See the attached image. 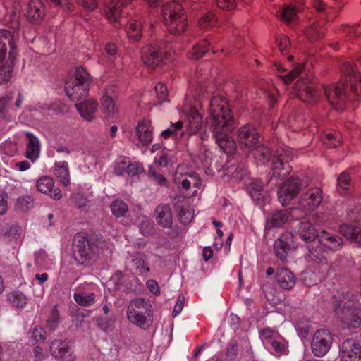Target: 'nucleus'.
Masks as SVG:
<instances>
[{
  "mask_svg": "<svg viewBox=\"0 0 361 361\" xmlns=\"http://www.w3.org/2000/svg\"><path fill=\"white\" fill-rule=\"evenodd\" d=\"M7 299L11 304L18 308H23L27 304V298L19 291H13L7 295Z\"/></svg>",
  "mask_w": 361,
  "mask_h": 361,
  "instance_id": "40",
  "label": "nucleus"
},
{
  "mask_svg": "<svg viewBox=\"0 0 361 361\" xmlns=\"http://www.w3.org/2000/svg\"><path fill=\"white\" fill-rule=\"evenodd\" d=\"M90 86L84 85L68 80L66 83L65 90L66 95L72 101H79L88 94Z\"/></svg>",
  "mask_w": 361,
  "mask_h": 361,
  "instance_id": "24",
  "label": "nucleus"
},
{
  "mask_svg": "<svg viewBox=\"0 0 361 361\" xmlns=\"http://www.w3.org/2000/svg\"><path fill=\"white\" fill-rule=\"evenodd\" d=\"M155 219L159 226L164 228H172L173 215L168 204H159L154 211Z\"/></svg>",
  "mask_w": 361,
  "mask_h": 361,
  "instance_id": "25",
  "label": "nucleus"
},
{
  "mask_svg": "<svg viewBox=\"0 0 361 361\" xmlns=\"http://www.w3.org/2000/svg\"><path fill=\"white\" fill-rule=\"evenodd\" d=\"M209 44L208 39H205L202 44L194 45L190 52V59L197 61L203 57L208 51V46Z\"/></svg>",
  "mask_w": 361,
  "mask_h": 361,
  "instance_id": "41",
  "label": "nucleus"
},
{
  "mask_svg": "<svg viewBox=\"0 0 361 361\" xmlns=\"http://www.w3.org/2000/svg\"><path fill=\"white\" fill-rule=\"evenodd\" d=\"M149 175L161 186H166L167 180L163 174L159 173L154 166H150L149 169Z\"/></svg>",
  "mask_w": 361,
  "mask_h": 361,
  "instance_id": "51",
  "label": "nucleus"
},
{
  "mask_svg": "<svg viewBox=\"0 0 361 361\" xmlns=\"http://www.w3.org/2000/svg\"><path fill=\"white\" fill-rule=\"evenodd\" d=\"M133 0H108L106 3L104 14L111 22H116L119 18L123 7L130 4Z\"/></svg>",
  "mask_w": 361,
  "mask_h": 361,
  "instance_id": "22",
  "label": "nucleus"
},
{
  "mask_svg": "<svg viewBox=\"0 0 361 361\" xmlns=\"http://www.w3.org/2000/svg\"><path fill=\"white\" fill-rule=\"evenodd\" d=\"M61 316L59 305H55L51 310L46 321L45 326L51 331H54L59 326Z\"/></svg>",
  "mask_w": 361,
  "mask_h": 361,
  "instance_id": "36",
  "label": "nucleus"
},
{
  "mask_svg": "<svg viewBox=\"0 0 361 361\" xmlns=\"http://www.w3.org/2000/svg\"><path fill=\"white\" fill-rule=\"evenodd\" d=\"M305 34L307 38L312 41L319 39L324 36L323 30H318L317 27L314 25L308 27L305 30Z\"/></svg>",
  "mask_w": 361,
  "mask_h": 361,
  "instance_id": "52",
  "label": "nucleus"
},
{
  "mask_svg": "<svg viewBox=\"0 0 361 361\" xmlns=\"http://www.w3.org/2000/svg\"><path fill=\"white\" fill-rule=\"evenodd\" d=\"M343 245V240L341 236L323 230L319 233L317 245L312 244L309 247L310 257L316 262L326 264L327 258L323 253L335 252Z\"/></svg>",
  "mask_w": 361,
  "mask_h": 361,
  "instance_id": "5",
  "label": "nucleus"
},
{
  "mask_svg": "<svg viewBox=\"0 0 361 361\" xmlns=\"http://www.w3.org/2000/svg\"><path fill=\"white\" fill-rule=\"evenodd\" d=\"M174 182L180 192L187 197H192L197 193V189L201 185V179L196 173H179L176 172Z\"/></svg>",
  "mask_w": 361,
  "mask_h": 361,
  "instance_id": "7",
  "label": "nucleus"
},
{
  "mask_svg": "<svg viewBox=\"0 0 361 361\" xmlns=\"http://www.w3.org/2000/svg\"><path fill=\"white\" fill-rule=\"evenodd\" d=\"M259 133L252 125H243L238 130V140L247 148L254 147L259 144Z\"/></svg>",
  "mask_w": 361,
  "mask_h": 361,
  "instance_id": "16",
  "label": "nucleus"
},
{
  "mask_svg": "<svg viewBox=\"0 0 361 361\" xmlns=\"http://www.w3.org/2000/svg\"><path fill=\"white\" fill-rule=\"evenodd\" d=\"M154 90L160 104L166 100L168 97V90L166 86L164 84L159 82L155 86Z\"/></svg>",
  "mask_w": 361,
  "mask_h": 361,
  "instance_id": "55",
  "label": "nucleus"
},
{
  "mask_svg": "<svg viewBox=\"0 0 361 361\" xmlns=\"http://www.w3.org/2000/svg\"><path fill=\"white\" fill-rule=\"evenodd\" d=\"M32 203V199L30 196H23L17 199V205L22 211H27Z\"/></svg>",
  "mask_w": 361,
  "mask_h": 361,
  "instance_id": "62",
  "label": "nucleus"
},
{
  "mask_svg": "<svg viewBox=\"0 0 361 361\" xmlns=\"http://www.w3.org/2000/svg\"><path fill=\"white\" fill-rule=\"evenodd\" d=\"M71 200L73 204L79 209L85 207L89 202L87 197L80 192L73 194Z\"/></svg>",
  "mask_w": 361,
  "mask_h": 361,
  "instance_id": "53",
  "label": "nucleus"
},
{
  "mask_svg": "<svg viewBox=\"0 0 361 361\" xmlns=\"http://www.w3.org/2000/svg\"><path fill=\"white\" fill-rule=\"evenodd\" d=\"M164 52L157 45L147 44L141 49V60L149 68H156L162 64Z\"/></svg>",
  "mask_w": 361,
  "mask_h": 361,
  "instance_id": "13",
  "label": "nucleus"
},
{
  "mask_svg": "<svg viewBox=\"0 0 361 361\" xmlns=\"http://www.w3.org/2000/svg\"><path fill=\"white\" fill-rule=\"evenodd\" d=\"M142 24L138 21H135L130 24L127 31L128 37L135 42L139 41L142 37Z\"/></svg>",
  "mask_w": 361,
  "mask_h": 361,
  "instance_id": "45",
  "label": "nucleus"
},
{
  "mask_svg": "<svg viewBox=\"0 0 361 361\" xmlns=\"http://www.w3.org/2000/svg\"><path fill=\"white\" fill-rule=\"evenodd\" d=\"M260 335L262 339L267 342L268 344H271V343L276 338L279 337V334L276 331L271 330L269 328L263 329L260 331Z\"/></svg>",
  "mask_w": 361,
  "mask_h": 361,
  "instance_id": "54",
  "label": "nucleus"
},
{
  "mask_svg": "<svg viewBox=\"0 0 361 361\" xmlns=\"http://www.w3.org/2000/svg\"><path fill=\"white\" fill-rule=\"evenodd\" d=\"M298 235L302 240L312 243L314 242L316 238H319V233L311 223L302 221L299 224Z\"/></svg>",
  "mask_w": 361,
  "mask_h": 361,
  "instance_id": "29",
  "label": "nucleus"
},
{
  "mask_svg": "<svg viewBox=\"0 0 361 361\" xmlns=\"http://www.w3.org/2000/svg\"><path fill=\"white\" fill-rule=\"evenodd\" d=\"M342 361H360L361 346L353 338H348L344 341L341 347Z\"/></svg>",
  "mask_w": 361,
  "mask_h": 361,
  "instance_id": "19",
  "label": "nucleus"
},
{
  "mask_svg": "<svg viewBox=\"0 0 361 361\" xmlns=\"http://www.w3.org/2000/svg\"><path fill=\"white\" fill-rule=\"evenodd\" d=\"M50 351L53 357L59 361H75L76 355L68 343L55 339L50 344Z\"/></svg>",
  "mask_w": 361,
  "mask_h": 361,
  "instance_id": "14",
  "label": "nucleus"
},
{
  "mask_svg": "<svg viewBox=\"0 0 361 361\" xmlns=\"http://www.w3.org/2000/svg\"><path fill=\"white\" fill-rule=\"evenodd\" d=\"M126 314L130 323L144 330L148 329L153 323L152 307L142 298L130 301Z\"/></svg>",
  "mask_w": 361,
  "mask_h": 361,
  "instance_id": "6",
  "label": "nucleus"
},
{
  "mask_svg": "<svg viewBox=\"0 0 361 361\" xmlns=\"http://www.w3.org/2000/svg\"><path fill=\"white\" fill-rule=\"evenodd\" d=\"M254 156L261 161H269L271 156L270 149L264 145H259L254 149Z\"/></svg>",
  "mask_w": 361,
  "mask_h": 361,
  "instance_id": "47",
  "label": "nucleus"
},
{
  "mask_svg": "<svg viewBox=\"0 0 361 361\" xmlns=\"http://www.w3.org/2000/svg\"><path fill=\"white\" fill-rule=\"evenodd\" d=\"M194 162L200 161L204 167L210 169L212 167V152L205 147L201 146L200 148V154L195 155L192 158Z\"/></svg>",
  "mask_w": 361,
  "mask_h": 361,
  "instance_id": "38",
  "label": "nucleus"
},
{
  "mask_svg": "<svg viewBox=\"0 0 361 361\" xmlns=\"http://www.w3.org/2000/svg\"><path fill=\"white\" fill-rule=\"evenodd\" d=\"M295 91L302 101L311 102L316 99L317 92L314 90L310 78H301L295 84Z\"/></svg>",
  "mask_w": 361,
  "mask_h": 361,
  "instance_id": "15",
  "label": "nucleus"
},
{
  "mask_svg": "<svg viewBox=\"0 0 361 361\" xmlns=\"http://www.w3.org/2000/svg\"><path fill=\"white\" fill-rule=\"evenodd\" d=\"M98 104L94 99H88L75 104L80 116L87 121L95 118L94 114L97 111Z\"/></svg>",
  "mask_w": 361,
  "mask_h": 361,
  "instance_id": "28",
  "label": "nucleus"
},
{
  "mask_svg": "<svg viewBox=\"0 0 361 361\" xmlns=\"http://www.w3.org/2000/svg\"><path fill=\"white\" fill-rule=\"evenodd\" d=\"M289 214L287 210H279L267 217L265 228L270 230L274 228L282 227L288 220Z\"/></svg>",
  "mask_w": 361,
  "mask_h": 361,
  "instance_id": "27",
  "label": "nucleus"
},
{
  "mask_svg": "<svg viewBox=\"0 0 361 361\" xmlns=\"http://www.w3.org/2000/svg\"><path fill=\"white\" fill-rule=\"evenodd\" d=\"M54 185L53 178L47 176L39 178L36 183L38 191L48 194L54 200H59L62 197V192L59 188L53 189Z\"/></svg>",
  "mask_w": 361,
  "mask_h": 361,
  "instance_id": "21",
  "label": "nucleus"
},
{
  "mask_svg": "<svg viewBox=\"0 0 361 361\" xmlns=\"http://www.w3.org/2000/svg\"><path fill=\"white\" fill-rule=\"evenodd\" d=\"M8 51V60L14 61L16 54V44L13 34L7 30H0V56L6 58V51Z\"/></svg>",
  "mask_w": 361,
  "mask_h": 361,
  "instance_id": "18",
  "label": "nucleus"
},
{
  "mask_svg": "<svg viewBox=\"0 0 361 361\" xmlns=\"http://www.w3.org/2000/svg\"><path fill=\"white\" fill-rule=\"evenodd\" d=\"M73 245L75 259L85 266L91 265L102 252V240L94 234L78 233L73 238Z\"/></svg>",
  "mask_w": 361,
  "mask_h": 361,
  "instance_id": "3",
  "label": "nucleus"
},
{
  "mask_svg": "<svg viewBox=\"0 0 361 361\" xmlns=\"http://www.w3.org/2000/svg\"><path fill=\"white\" fill-rule=\"evenodd\" d=\"M350 314L349 320L345 321L344 324H345L348 329L358 328L361 325V317L359 315V312L354 309Z\"/></svg>",
  "mask_w": 361,
  "mask_h": 361,
  "instance_id": "50",
  "label": "nucleus"
},
{
  "mask_svg": "<svg viewBox=\"0 0 361 361\" xmlns=\"http://www.w3.org/2000/svg\"><path fill=\"white\" fill-rule=\"evenodd\" d=\"M14 61H7L0 56V84L9 80L11 76Z\"/></svg>",
  "mask_w": 361,
  "mask_h": 361,
  "instance_id": "35",
  "label": "nucleus"
},
{
  "mask_svg": "<svg viewBox=\"0 0 361 361\" xmlns=\"http://www.w3.org/2000/svg\"><path fill=\"white\" fill-rule=\"evenodd\" d=\"M322 200L323 192L321 188H310L300 198L299 206L305 211L312 212L319 207Z\"/></svg>",
  "mask_w": 361,
  "mask_h": 361,
  "instance_id": "12",
  "label": "nucleus"
},
{
  "mask_svg": "<svg viewBox=\"0 0 361 361\" xmlns=\"http://www.w3.org/2000/svg\"><path fill=\"white\" fill-rule=\"evenodd\" d=\"M279 49L282 54H286L290 46V39L286 35H281L276 39Z\"/></svg>",
  "mask_w": 361,
  "mask_h": 361,
  "instance_id": "59",
  "label": "nucleus"
},
{
  "mask_svg": "<svg viewBox=\"0 0 361 361\" xmlns=\"http://www.w3.org/2000/svg\"><path fill=\"white\" fill-rule=\"evenodd\" d=\"M289 235H282L276 239L274 244V252L277 258L281 261H285L291 247L288 243Z\"/></svg>",
  "mask_w": 361,
  "mask_h": 361,
  "instance_id": "30",
  "label": "nucleus"
},
{
  "mask_svg": "<svg viewBox=\"0 0 361 361\" xmlns=\"http://www.w3.org/2000/svg\"><path fill=\"white\" fill-rule=\"evenodd\" d=\"M140 231L145 236L152 235L154 231L153 224L149 221H142L140 226Z\"/></svg>",
  "mask_w": 361,
  "mask_h": 361,
  "instance_id": "64",
  "label": "nucleus"
},
{
  "mask_svg": "<svg viewBox=\"0 0 361 361\" xmlns=\"http://www.w3.org/2000/svg\"><path fill=\"white\" fill-rule=\"evenodd\" d=\"M110 209L112 214L117 218L124 216L128 212V205L121 199L114 200L110 205Z\"/></svg>",
  "mask_w": 361,
  "mask_h": 361,
  "instance_id": "39",
  "label": "nucleus"
},
{
  "mask_svg": "<svg viewBox=\"0 0 361 361\" xmlns=\"http://www.w3.org/2000/svg\"><path fill=\"white\" fill-rule=\"evenodd\" d=\"M305 69V65L303 63H300L297 65L292 71H290L288 74L281 76L283 81L286 84L291 83L295 78H296L300 73Z\"/></svg>",
  "mask_w": 361,
  "mask_h": 361,
  "instance_id": "48",
  "label": "nucleus"
},
{
  "mask_svg": "<svg viewBox=\"0 0 361 361\" xmlns=\"http://www.w3.org/2000/svg\"><path fill=\"white\" fill-rule=\"evenodd\" d=\"M136 135L144 146L151 144L153 138V128L149 120L140 121L135 128Z\"/></svg>",
  "mask_w": 361,
  "mask_h": 361,
  "instance_id": "23",
  "label": "nucleus"
},
{
  "mask_svg": "<svg viewBox=\"0 0 361 361\" xmlns=\"http://www.w3.org/2000/svg\"><path fill=\"white\" fill-rule=\"evenodd\" d=\"M126 171L128 175L135 176L142 173L144 169L142 164L137 162L130 163L126 168Z\"/></svg>",
  "mask_w": 361,
  "mask_h": 361,
  "instance_id": "61",
  "label": "nucleus"
},
{
  "mask_svg": "<svg viewBox=\"0 0 361 361\" xmlns=\"http://www.w3.org/2000/svg\"><path fill=\"white\" fill-rule=\"evenodd\" d=\"M302 187V181L297 176H292L286 180L278 190V197L281 204L288 205L300 192Z\"/></svg>",
  "mask_w": 361,
  "mask_h": 361,
  "instance_id": "9",
  "label": "nucleus"
},
{
  "mask_svg": "<svg viewBox=\"0 0 361 361\" xmlns=\"http://www.w3.org/2000/svg\"><path fill=\"white\" fill-rule=\"evenodd\" d=\"M350 182L351 176L348 173L343 172L338 178V185L343 190H348Z\"/></svg>",
  "mask_w": 361,
  "mask_h": 361,
  "instance_id": "60",
  "label": "nucleus"
},
{
  "mask_svg": "<svg viewBox=\"0 0 361 361\" xmlns=\"http://www.w3.org/2000/svg\"><path fill=\"white\" fill-rule=\"evenodd\" d=\"M216 18L214 13L207 12L204 14L202 18L199 20L200 26L203 28L212 27L216 24Z\"/></svg>",
  "mask_w": 361,
  "mask_h": 361,
  "instance_id": "49",
  "label": "nucleus"
},
{
  "mask_svg": "<svg viewBox=\"0 0 361 361\" xmlns=\"http://www.w3.org/2000/svg\"><path fill=\"white\" fill-rule=\"evenodd\" d=\"M113 93L112 90L106 89L101 99L102 111L106 118L114 117L116 111L114 99L111 95Z\"/></svg>",
  "mask_w": 361,
  "mask_h": 361,
  "instance_id": "32",
  "label": "nucleus"
},
{
  "mask_svg": "<svg viewBox=\"0 0 361 361\" xmlns=\"http://www.w3.org/2000/svg\"><path fill=\"white\" fill-rule=\"evenodd\" d=\"M186 131L189 135L197 133L202 126V117L195 109H191L188 116Z\"/></svg>",
  "mask_w": 361,
  "mask_h": 361,
  "instance_id": "33",
  "label": "nucleus"
},
{
  "mask_svg": "<svg viewBox=\"0 0 361 361\" xmlns=\"http://www.w3.org/2000/svg\"><path fill=\"white\" fill-rule=\"evenodd\" d=\"M323 140L327 147L336 148L341 145V135L338 132L332 131L325 133Z\"/></svg>",
  "mask_w": 361,
  "mask_h": 361,
  "instance_id": "42",
  "label": "nucleus"
},
{
  "mask_svg": "<svg viewBox=\"0 0 361 361\" xmlns=\"http://www.w3.org/2000/svg\"><path fill=\"white\" fill-rule=\"evenodd\" d=\"M31 338L37 343L46 339V332L40 326H35L31 331Z\"/></svg>",
  "mask_w": 361,
  "mask_h": 361,
  "instance_id": "56",
  "label": "nucleus"
},
{
  "mask_svg": "<svg viewBox=\"0 0 361 361\" xmlns=\"http://www.w3.org/2000/svg\"><path fill=\"white\" fill-rule=\"evenodd\" d=\"M296 15V11L295 8L291 6H286L283 8L281 12V20L289 23L292 21Z\"/></svg>",
  "mask_w": 361,
  "mask_h": 361,
  "instance_id": "57",
  "label": "nucleus"
},
{
  "mask_svg": "<svg viewBox=\"0 0 361 361\" xmlns=\"http://www.w3.org/2000/svg\"><path fill=\"white\" fill-rule=\"evenodd\" d=\"M55 174L64 186L70 184L69 170L66 161L55 163Z\"/></svg>",
  "mask_w": 361,
  "mask_h": 361,
  "instance_id": "37",
  "label": "nucleus"
},
{
  "mask_svg": "<svg viewBox=\"0 0 361 361\" xmlns=\"http://www.w3.org/2000/svg\"><path fill=\"white\" fill-rule=\"evenodd\" d=\"M216 5L222 10L231 11L235 8V0H216Z\"/></svg>",
  "mask_w": 361,
  "mask_h": 361,
  "instance_id": "63",
  "label": "nucleus"
},
{
  "mask_svg": "<svg viewBox=\"0 0 361 361\" xmlns=\"http://www.w3.org/2000/svg\"><path fill=\"white\" fill-rule=\"evenodd\" d=\"M292 160L290 153L283 149L277 151L272 160V175L276 179L281 180L288 176L292 166L289 162Z\"/></svg>",
  "mask_w": 361,
  "mask_h": 361,
  "instance_id": "11",
  "label": "nucleus"
},
{
  "mask_svg": "<svg viewBox=\"0 0 361 361\" xmlns=\"http://www.w3.org/2000/svg\"><path fill=\"white\" fill-rule=\"evenodd\" d=\"M25 17L32 24H40L45 17V8L41 0H30L25 10Z\"/></svg>",
  "mask_w": 361,
  "mask_h": 361,
  "instance_id": "17",
  "label": "nucleus"
},
{
  "mask_svg": "<svg viewBox=\"0 0 361 361\" xmlns=\"http://www.w3.org/2000/svg\"><path fill=\"white\" fill-rule=\"evenodd\" d=\"M183 128V122L182 121H178L174 123H171L168 129L163 130L161 136L164 139H168L172 136H176L178 133L182 130Z\"/></svg>",
  "mask_w": 361,
  "mask_h": 361,
  "instance_id": "46",
  "label": "nucleus"
},
{
  "mask_svg": "<svg viewBox=\"0 0 361 361\" xmlns=\"http://www.w3.org/2000/svg\"><path fill=\"white\" fill-rule=\"evenodd\" d=\"M25 135L28 140L26 147L25 157L32 161H34L39 155V141L32 133L30 132H26Z\"/></svg>",
  "mask_w": 361,
  "mask_h": 361,
  "instance_id": "31",
  "label": "nucleus"
},
{
  "mask_svg": "<svg viewBox=\"0 0 361 361\" xmlns=\"http://www.w3.org/2000/svg\"><path fill=\"white\" fill-rule=\"evenodd\" d=\"M74 300L80 306L87 307L93 305L95 301V294L90 293L88 294L75 293Z\"/></svg>",
  "mask_w": 361,
  "mask_h": 361,
  "instance_id": "44",
  "label": "nucleus"
},
{
  "mask_svg": "<svg viewBox=\"0 0 361 361\" xmlns=\"http://www.w3.org/2000/svg\"><path fill=\"white\" fill-rule=\"evenodd\" d=\"M174 208L177 213L179 222L183 225H188L194 218V209L185 199L175 198Z\"/></svg>",
  "mask_w": 361,
  "mask_h": 361,
  "instance_id": "20",
  "label": "nucleus"
},
{
  "mask_svg": "<svg viewBox=\"0 0 361 361\" xmlns=\"http://www.w3.org/2000/svg\"><path fill=\"white\" fill-rule=\"evenodd\" d=\"M234 121L231 110L226 98L213 97L209 105V128L221 149L227 154H233L237 149L233 138L227 132L231 130Z\"/></svg>",
  "mask_w": 361,
  "mask_h": 361,
  "instance_id": "1",
  "label": "nucleus"
},
{
  "mask_svg": "<svg viewBox=\"0 0 361 361\" xmlns=\"http://www.w3.org/2000/svg\"><path fill=\"white\" fill-rule=\"evenodd\" d=\"M277 284L284 290H290L294 286L296 279L293 272L286 268L278 269L276 274Z\"/></svg>",
  "mask_w": 361,
  "mask_h": 361,
  "instance_id": "26",
  "label": "nucleus"
},
{
  "mask_svg": "<svg viewBox=\"0 0 361 361\" xmlns=\"http://www.w3.org/2000/svg\"><path fill=\"white\" fill-rule=\"evenodd\" d=\"M333 308L335 316L343 324L345 321L349 320V317L351 315L353 308L354 302L350 300V295L348 293H339L333 297Z\"/></svg>",
  "mask_w": 361,
  "mask_h": 361,
  "instance_id": "10",
  "label": "nucleus"
},
{
  "mask_svg": "<svg viewBox=\"0 0 361 361\" xmlns=\"http://www.w3.org/2000/svg\"><path fill=\"white\" fill-rule=\"evenodd\" d=\"M76 83L90 86L92 79L88 71L82 66L75 68L73 78L70 80Z\"/></svg>",
  "mask_w": 361,
  "mask_h": 361,
  "instance_id": "34",
  "label": "nucleus"
},
{
  "mask_svg": "<svg viewBox=\"0 0 361 361\" xmlns=\"http://www.w3.org/2000/svg\"><path fill=\"white\" fill-rule=\"evenodd\" d=\"M163 23L171 35H183L188 27V18L180 2L170 1L162 6Z\"/></svg>",
  "mask_w": 361,
  "mask_h": 361,
  "instance_id": "4",
  "label": "nucleus"
},
{
  "mask_svg": "<svg viewBox=\"0 0 361 361\" xmlns=\"http://www.w3.org/2000/svg\"><path fill=\"white\" fill-rule=\"evenodd\" d=\"M357 228L348 224H343L339 226V232L343 236L350 240Z\"/></svg>",
  "mask_w": 361,
  "mask_h": 361,
  "instance_id": "58",
  "label": "nucleus"
},
{
  "mask_svg": "<svg viewBox=\"0 0 361 361\" xmlns=\"http://www.w3.org/2000/svg\"><path fill=\"white\" fill-rule=\"evenodd\" d=\"M333 336L331 332L325 329L315 331L311 342V348L313 355L316 357H323L331 348Z\"/></svg>",
  "mask_w": 361,
  "mask_h": 361,
  "instance_id": "8",
  "label": "nucleus"
},
{
  "mask_svg": "<svg viewBox=\"0 0 361 361\" xmlns=\"http://www.w3.org/2000/svg\"><path fill=\"white\" fill-rule=\"evenodd\" d=\"M343 74L341 80L335 85L324 87V94L332 106H338L346 99L361 101V74L355 71L351 61H343L341 63Z\"/></svg>",
  "mask_w": 361,
  "mask_h": 361,
  "instance_id": "2",
  "label": "nucleus"
},
{
  "mask_svg": "<svg viewBox=\"0 0 361 361\" xmlns=\"http://www.w3.org/2000/svg\"><path fill=\"white\" fill-rule=\"evenodd\" d=\"M133 262L136 266L137 269H140L141 272H149V268L148 267L146 262V256L142 252H136L133 256Z\"/></svg>",
  "mask_w": 361,
  "mask_h": 361,
  "instance_id": "43",
  "label": "nucleus"
}]
</instances>
